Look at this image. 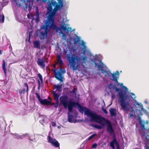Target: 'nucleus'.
I'll use <instances>...</instances> for the list:
<instances>
[{
  "label": "nucleus",
  "instance_id": "1",
  "mask_svg": "<svg viewBox=\"0 0 149 149\" xmlns=\"http://www.w3.org/2000/svg\"><path fill=\"white\" fill-rule=\"evenodd\" d=\"M58 3L55 1L51 0L48 4L47 10L49 13L46 20L44 21V25H41V29H45L44 31L41 32L39 37L40 39H44L47 36V31L51 29L56 30V25L54 23V17L58 11H60L63 6V0H57Z\"/></svg>",
  "mask_w": 149,
  "mask_h": 149
},
{
  "label": "nucleus",
  "instance_id": "2",
  "mask_svg": "<svg viewBox=\"0 0 149 149\" xmlns=\"http://www.w3.org/2000/svg\"><path fill=\"white\" fill-rule=\"evenodd\" d=\"M68 105V110L69 112L72 113L73 107H77L80 112L83 113L84 112V114L90 117L92 121L102 125H104V124L102 123L103 120L105 121L107 125V132L110 134H112L114 133V130L113 128L112 124L109 120L98 115L94 111H92L89 109L81 106L78 102H75L70 101Z\"/></svg>",
  "mask_w": 149,
  "mask_h": 149
},
{
  "label": "nucleus",
  "instance_id": "3",
  "mask_svg": "<svg viewBox=\"0 0 149 149\" xmlns=\"http://www.w3.org/2000/svg\"><path fill=\"white\" fill-rule=\"evenodd\" d=\"M66 57L68 59L70 68H72L73 70H75L79 65L86 62L87 57L84 56L81 58V57L78 56L67 54Z\"/></svg>",
  "mask_w": 149,
  "mask_h": 149
},
{
  "label": "nucleus",
  "instance_id": "4",
  "mask_svg": "<svg viewBox=\"0 0 149 149\" xmlns=\"http://www.w3.org/2000/svg\"><path fill=\"white\" fill-rule=\"evenodd\" d=\"M95 67H97L98 69L101 70V72L105 77H110L111 74L112 76V81H114L116 83H118V78L116 77L117 74L116 73H113L112 74L109 71L107 70V67L103 64L101 61H99V64L95 63Z\"/></svg>",
  "mask_w": 149,
  "mask_h": 149
},
{
  "label": "nucleus",
  "instance_id": "5",
  "mask_svg": "<svg viewBox=\"0 0 149 149\" xmlns=\"http://www.w3.org/2000/svg\"><path fill=\"white\" fill-rule=\"evenodd\" d=\"M119 95L120 105L122 109L124 111H128L130 107V102L126 101V98L124 97V95L122 92H119Z\"/></svg>",
  "mask_w": 149,
  "mask_h": 149
},
{
  "label": "nucleus",
  "instance_id": "6",
  "mask_svg": "<svg viewBox=\"0 0 149 149\" xmlns=\"http://www.w3.org/2000/svg\"><path fill=\"white\" fill-rule=\"evenodd\" d=\"M54 72L55 78L58 80L61 81H62L63 78L62 74L65 73V70L62 69V68H61L57 72H56L55 70H54Z\"/></svg>",
  "mask_w": 149,
  "mask_h": 149
},
{
  "label": "nucleus",
  "instance_id": "7",
  "mask_svg": "<svg viewBox=\"0 0 149 149\" xmlns=\"http://www.w3.org/2000/svg\"><path fill=\"white\" fill-rule=\"evenodd\" d=\"M68 97L66 95H64L61 96L60 98V104H62L65 108L68 106V104L70 101L73 102L72 101V99L69 100L68 103Z\"/></svg>",
  "mask_w": 149,
  "mask_h": 149
},
{
  "label": "nucleus",
  "instance_id": "8",
  "mask_svg": "<svg viewBox=\"0 0 149 149\" xmlns=\"http://www.w3.org/2000/svg\"><path fill=\"white\" fill-rule=\"evenodd\" d=\"M114 134L113 136V139L111 141L110 143V145L111 147L113 149L115 148V146L114 144L116 145L117 149H120L119 144L118 142L117 141L116 139V136L114 132L112 134Z\"/></svg>",
  "mask_w": 149,
  "mask_h": 149
},
{
  "label": "nucleus",
  "instance_id": "9",
  "mask_svg": "<svg viewBox=\"0 0 149 149\" xmlns=\"http://www.w3.org/2000/svg\"><path fill=\"white\" fill-rule=\"evenodd\" d=\"M47 139L48 142L51 143L52 146L55 148H59L60 143L55 139L52 138L50 135L48 136Z\"/></svg>",
  "mask_w": 149,
  "mask_h": 149
},
{
  "label": "nucleus",
  "instance_id": "10",
  "mask_svg": "<svg viewBox=\"0 0 149 149\" xmlns=\"http://www.w3.org/2000/svg\"><path fill=\"white\" fill-rule=\"evenodd\" d=\"M56 31L57 32H60L62 31V29L65 32H68L70 31V30H68V28L66 26V25L65 23L61 25L60 28H58L56 26Z\"/></svg>",
  "mask_w": 149,
  "mask_h": 149
},
{
  "label": "nucleus",
  "instance_id": "11",
  "mask_svg": "<svg viewBox=\"0 0 149 149\" xmlns=\"http://www.w3.org/2000/svg\"><path fill=\"white\" fill-rule=\"evenodd\" d=\"M53 95L54 96V99L56 101V104L55 105V108H57L58 106V104L59 103L58 98L59 97V95L57 93L56 91H53Z\"/></svg>",
  "mask_w": 149,
  "mask_h": 149
},
{
  "label": "nucleus",
  "instance_id": "12",
  "mask_svg": "<svg viewBox=\"0 0 149 149\" xmlns=\"http://www.w3.org/2000/svg\"><path fill=\"white\" fill-rule=\"evenodd\" d=\"M45 61L44 59H41L40 58H38V61L37 63L38 65L42 67L43 69L45 68Z\"/></svg>",
  "mask_w": 149,
  "mask_h": 149
},
{
  "label": "nucleus",
  "instance_id": "13",
  "mask_svg": "<svg viewBox=\"0 0 149 149\" xmlns=\"http://www.w3.org/2000/svg\"><path fill=\"white\" fill-rule=\"evenodd\" d=\"M57 62L58 64L59 63L60 66L61 67L62 66L63 64V61L61 58V54H58L57 55Z\"/></svg>",
  "mask_w": 149,
  "mask_h": 149
},
{
  "label": "nucleus",
  "instance_id": "14",
  "mask_svg": "<svg viewBox=\"0 0 149 149\" xmlns=\"http://www.w3.org/2000/svg\"><path fill=\"white\" fill-rule=\"evenodd\" d=\"M40 102L42 105H46L47 106H48L49 103H50L49 101L46 99H45L43 100L42 99Z\"/></svg>",
  "mask_w": 149,
  "mask_h": 149
},
{
  "label": "nucleus",
  "instance_id": "15",
  "mask_svg": "<svg viewBox=\"0 0 149 149\" xmlns=\"http://www.w3.org/2000/svg\"><path fill=\"white\" fill-rule=\"evenodd\" d=\"M109 112L111 116H116V109L111 108L109 110Z\"/></svg>",
  "mask_w": 149,
  "mask_h": 149
},
{
  "label": "nucleus",
  "instance_id": "16",
  "mask_svg": "<svg viewBox=\"0 0 149 149\" xmlns=\"http://www.w3.org/2000/svg\"><path fill=\"white\" fill-rule=\"evenodd\" d=\"M33 44L34 47L38 49L40 48V42L39 40L34 41L33 42Z\"/></svg>",
  "mask_w": 149,
  "mask_h": 149
},
{
  "label": "nucleus",
  "instance_id": "17",
  "mask_svg": "<svg viewBox=\"0 0 149 149\" xmlns=\"http://www.w3.org/2000/svg\"><path fill=\"white\" fill-rule=\"evenodd\" d=\"M24 86L26 88V90L25 89H23L21 90V91H19V93L20 94L24 93L26 91V92H28V90H29L28 86L27 83H24Z\"/></svg>",
  "mask_w": 149,
  "mask_h": 149
},
{
  "label": "nucleus",
  "instance_id": "18",
  "mask_svg": "<svg viewBox=\"0 0 149 149\" xmlns=\"http://www.w3.org/2000/svg\"><path fill=\"white\" fill-rule=\"evenodd\" d=\"M2 68L3 70L4 71L5 75L6 76V62L4 60H3V64L2 65Z\"/></svg>",
  "mask_w": 149,
  "mask_h": 149
},
{
  "label": "nucleus",
  "instance_id": "19",
  "mask_svg": "<svg viewBox=\"0 0 149 149\" xmlns=\"http://www.w3.org/2000/svg\"><path fill=\"white\" fill-rule=\"evenodd\" d=\"M54 86L55 88L57 89V90L58 92H60L61 91V88H62L61 85L54 84Z\"/></svg>",
  "mask_w": 149,
  "mask_h": 149
},
{
  "label": "nucleus",
  "instance_id": "20",
  "mask_svg": "<svg viewBox=\"0 0 149 149\" xmlns=\"http://www.w3.org/2000/svg\"><path fill=\"white\" fill-rule=\"evenodd\" d=\"M24 4L26 8L30 7L31 5V2L28 0H25L24 1Z\"/></svg>",
  "mask_w": 149,
  "mask_h": 149
},
{
  "label": "nucleus",
  "instance_id": "21",
  "mask_svg": "<svg viewBox=\"0 0 149 149\" xmlns=\"http://www.w3.org/2000/svg\"><path fill=\"white\" fill-rule=\"evenodd\" d=\"M4 16L3 15L0 14V23H3L4 21Z\"/></svg>",
  "mask_w": 149,
  "mask_h": 149
},
{
  "label": "nucleus",
  "instance_id": "22",
  "mask_svg": "<svg viewBox=\"0 0 149 149\" xmlns=\"http://www.w3.org/2000/svg\"><path fill=\"white\" fill-rule=\"evenodd\" d=\"M73 116L72 115H70L69 114H68V121L70 123L72 122V119L73 118Z\"/></svg>",
  "mask_w": 149,
  "mask_h": 149
},
{
  "label": "nucleus",
  "instance_id": "23",
  "mask_svg": "<svg viewBox=\"0 0 149 149\" xmlns=\"http://www.w3.org/2000/svg\"><path fill=\"white\" fill-rule=\"evenodd\" d=\"M59 34H62V37L63 39L66 40V35L63 32H62V31H61L60 32H59Z\"/></svg>",
  "mask_w": 149,
  "mask_h": 149
},
{
  "label": "nucleus",
  "instance_id": "24",
  "mask_svg": "<svg viewBox=\"0 0 149 149\" xmlns=\"http://www.w3.org/2000/svg\"><path fill=\"white\" fill-rule=\"evenodd\" d=\"M77 38H74L73 39V40H74V44L77 43L79 41V40H80L79 38L77 36Z\"/></svg>",
  "mask_w": 149,
  "mask_h": 149
},
{
  "label": "nucleus",
  "instance_id": "25",
  "mask_svg": "<svg viewBox=\"0 0 149 149\" xmlns=\"http://www.w3.org/2000/svg\"><path fill=\"white\" fill-rule=\"evenodd\" d=\"M93 126L95 128L98 129H101L103 127L102 126L99 125H94Z\"/></svg>",
  "mask_w": 149,
  "mask_h": 149
},
{
  "label": "nucleus",
  "instance_id": "26",
  "mask_svg": "<svg viewBox=\"0 0 149 149\" xmlns=\"http://www.w3.org/2000/svg\"><path fill=\"white\" fill-rule=\"evenodd\" d=\"M135 113V111L134 110H132L130 113V116L131 118L132 117L134 116Z\"/></svg>",
  "mask_w": 149,
  "mask_h": 149
},
{
  "label": "nucleus",
  "instance_id": "27",
  "mask_svg": "<svg viewBox=\"0 0 149 149\" xmlns=\"http://www.w3.org/2000/svg\"><path fill=\"white\" fill-rule=\"evenodd\" d=\"M35 94L36 95V97L38 99V100L39 101V102H40V101L42 99L40 97V95H39V94L38 93H35Z\"/></svg>",
  "mask_w": 149,
  "mask_h": 149
},
{
  "label": "nucleus",
  "instance_id": "28",
  "mask_svg": "<svg viewBox=\"0 0 149 149\" xmlns=\"http://www.w3.org/2000/svg\"><path fill=\"white\" fill-rule=\"evenodd\" d=\"M96 135L97 134L96 133L94 134H92V135L90 136L89 137H88V140H90L94 137L96 136Z\"/></svg>",
  "mask_w": 149,
  "mask_h": 149
},
{
  "label": "nucleus",
  "instance_id": "29",
  "mask_svg": "<svg viewBox=\"0 0 149 149\" xmlns=\"http://www.w3.org/2000/svg\"><path fill=\"white\" fill-rule=\"evenodd\" d=\"M37 75L39 79L42 82H43V79L40 73H39Z\"/></svg>",
  "mask_w": 149,
  "mask_h": 149
},
{
  "label": "nucleus",
  "instance_id": "30",
  "mask_svg": "<svg viewBox=\"0 0 149 149\" xmlns=\"http://www.w3.org/2000/svg\"><path fill=\"white\" fill-rule=\"evenodd\" d=\"M77 89L75 88H74L70 92L71 93H74L75 95H76V91H77Z\"/></svg>",
  "mask_w": 149,
  "mask_h": 149
},
{
  "label": "nucleus",
  "instance_id": "31",
  "mask_svg": "<svg viewBox=\"0 0 149 149\" xmlns=\"http://www.w3.org/2000/svg\"><path fill=\"white\" fill-rule=\"evenodd\" d=\"M39 121L40 123L43 125H44V124L45 123V120L44 118H43L42 120H40Z\"/></svg>",
  "mask_w": 149,
  "mask_h": 149
},
{
  "label": "nucleus",
  "instance_id": "32",
  "mask_svg": "<svg viewBox=\"0 0 149 149\" xmlns=\"http://www.w3.org/2000/svg\"><path fill=\"white\" fill-rule=\"evenodd\" d=\"M113 88L115 90L116 92H118L120 91L119 89L115 86L113 87Z\"/></svg>",
  "mask_w": 149,
  "mask_h": 149
},
{
  "label": "nucleus",
  "instance_id": "33",
  "mask_svg": "<svg viewBox=\"0 0 149 149\" xmlns=\"http://www.w3.org/2000/svg\"><path fill=\"white\" fill-rule=\"evenodd\" d=\"M141 127L142 130H145V125L144 124H142L141 125Z\"/></svg>",
  "mask_w": 149,
  "mask_h": 149
},
{
  "label": "nucleus",
  "instance_id": "34",
  "mask_svg": "<svg viewBox=\"0 0 149 149\" xmlns=\"http://www.w3.org/2000/svg\"><path fill=\"white\" fill-rule=\"evenodd\" d=\"M97 144L96 143H95L92 145V148H96L97 147Z\"/></svg>",
  "mask_w": 149,
  "mask_h": 149
},
{
  "label": "nucleus",
  "instance_id": "35",
  "mask_svg": "<svg viewBox=\"0 0 149 149\" xmlns=\"http://www.w3.org/2000/svg\"><path fill=\"white\" fill-rule=\"evenodd\" d=\"M50 103H49V104L48 106L52 105H55V104H56L54 102H51L50 101H49Z\"/></svg>",
  "mask_w": 149,
  "mask_h": 149
},
{
  "label": "nucleus",
  "instance_id": "36",
  "mask_svg": "<svg viewBox=\"0 0 149 149\" xmlns=\"http://www.w3.org/2000/svg\"><path fill=\"white\" fill-rule=\"evenodd\" d=\"M111 98L113 99H114L115 98V95L113 94V93H112L111 94Z\"/></svg>",
  "mask_w": 149,
  "mask_h": 149
},
{
  "label": "nucleus",
  "instance_id": "37",
  "mask_svg": "<svg viewBox=\"0 0 149 149\" xmlns=\"http://www.w3.org/2000/svg\"><path fill=\"white\" fill-rule=\"evenodd\" d=\"M52 125L53 127H55L56 126V123L55 122H53L52 123Z\"/></svg>",
  "mask_w": 149,
  "mask_h": 149
},
{
  "label": "nucleus",
  "instance_id": "38",
  "mask_svg": "<svg viewBox=\"0 0 149 149\" xmlns=\"http://www.w3.org/2000/svg\"><path fill=\"white\" fill-rule=\"evenodd\" d=\"M103 111L106 114H107L108 113V112L105 109H103Z\"/></svg>",
  "mask_w": 149,
  "mask_h": 149
},
{
  "label": "nucleus",
  "instance_id": "39",
  "mask_svg": "<svg viewBox=\"0 0 149 149\" xmlns=\"http://www.w3.org/2000/svg\"><path fill=\"white\" fill-rule=\"evenodd\" d=\"M81 45H82L83 46H84L85 47H86L85 43L83 41H82Z\"/></svg>",
  "mask_w": 149,
  "mask_h": 149
},
{
  "label": "nucleus",
  "instance_id": "40",
  "mask_svg": "<svg viewBox=\"0 0 149 149\" xmlns=\"http://www.w3.org/2000/svg\"><path fill=\"white\" fill-rule=\"evenodd\" d=\"M42 1L44 3L46 2L47 1H48V2H50V0H42Z\"/></svg>",
  "mask_w": 149,
  "mask_h": 149
},
{
  "label": "nucleus",
  "instance_id": "41",
  "mask_svg": "<svg viewBox=\"0 0 149 149\" xmlns=\"http://www.w3.org/2000/svg\"><path fill=\"white\" fill-rule=\"evenodd\" d=\"M58 64V63L56 62L55 63V64L53 65V67L54 68L56 69V65Z\"/></svg>",
  "mask_w": 149,
  "mask_h": 149
},
{
  "label": "nucleus",
  "instance_id": "42",
  "mask_svg": "<svg viewBox=\"0 0 149 149\" xmlns=\"http://www.w3.org/2000/svg\"><path fill=\"white\" fill-rule=\"evenodd\" d=\"M113 84L112 83H110V84H109V87L111 86L113 88V87L114 86H113Z\"/></svg>",
  "mask_w": 149,
  "mask_h": 149
},
{
  "label": "nucleus",
  "instance_id": "43",
  "mask_svg": "<svg viewBox=\"0 0 149 149\" xmlns=\"http://www.w3.org/2000/svg\"><path fill=\"white\" fill-rule=\"evenodd\" d=\"M120 85L121 86H123V88H125V89H127V87L126 86H123V83H121Z\"/></svg>",
  "mask_w": 149,
  "mask_h": 149
},
{
  "label": "nucleus",
  "instance_id": "44",
  "mask_svg": "<svg viewBox=\"0 0 149 149\" xmlns=\"http://www.w3.org/2000/svg\"><path fill=\"white\" fill-rule=\"evenodd\" d=\"M119 86V83L118 82V84H116L115 85V86L117 87H118Z\"/></svg>",
  "mask_w": 149,
  "mask_h": 149
},
{
  "label": "nucleus",
  "instance_id": "45",
  "mask_svg": "<svg viewBox=\"0 0 149 149\" xmlns=\"http://www.w3.org/2000/svg\"><path fill=\"white\" fill-rule=\"evenodd\" d=\"M38 82L39 84L38 88H39L40 86V83L39 80H38Z\"/></svg>",
  "mask_w": 149,
  "mask_h": 149
},
{
  "label": "nucleus",
  "instance_id": "46",
  "mask_svg": "<svg viewBox=\"0 0 149 149\" xmlns=\"http://www.w3.org/2000/svg\"><path fill=\"white\" fill-rule=\"evenodd\" d=\"M68 30H70V31H71L72 29L71 28V27H68Z\"/></svg>",
  "mask_w": 149,
  "mask_h": 149
},
{
  "label": "nucleus",
  "instance_id": "47",
  "mask_svg": "<svg viewBox=\"0 0 149 149\" xmlns=\"http://www.w3.org/2000/svg\"><path fill=\"white\" fill-rule=\"evenodd\" d=\"M131 95H133V96H135V94L134 93H131Z\"/></svg>",
  "mask_w": 149,
  "mask_h": 149
},
{
  "label": "nucleus",
  "instance_id": "48",
  "mask_svg": "<svg viewBox=\"0 0 149 149\" xmlns=\"http://www.w3.org/2000/svg\"><path fill=\"white\" fill-rule=\"evenodd\" d=\"M2 50H0V55H1L2 54Z\"/></svg>",
  "mask_w": 149,
  "mask_h": 149
},
{
  "label": "nucleus",
  "instance_id": "49",
  "mask_svg": "<svg viewBox=\"0 0 149 149\" xmlns=\"http://www.w3.org/2000/svg\"><path fill=\"white\" fill-rule=\"evenodd\" d=\"M30 36H29V39H28V41H29H29H30Z\"/></svg>",
  "mask_w": 149,
  "mask_h": 149
},
{
  "label": "nucleus",
  "instance_id": "50",
  "mask_svg": "<svg viewBox=\"0 0 149 149\" xmlns=\"http://www.w3.org/2000/svg\"><path fill=\"white\" fill-rule=\"evenodd\" d=\"M48 99L50 100H51V98H50V97H48Z\"/></svg>",
  "mask_w": 149,
  "mask_h": 149
},
{
  "label": "nucleus",
  "instance_id": "51",
  "mask_svg": "<svg viewBox=\"0 0 149 149\" xmlns=\"http://www.w3.org/2000/svg\"><path fill=\"white\" fill-rule=\"evenodd\" d=\"M145 102L146 103L148 104V102L147 101H145Z\"/></svg>",
  "mask_w": 149,
  "mask_h": 149
},
{
  "label": "nucleus",
  "instance_id": "52",
  "mask_svg": "<svg viewBox=\"0 0 149 149\" xmlns=\"http://www.w3.org/2000/svg\"><path fill=\"white\" fill-rule=\"evenodd\" d=\"M116 72L118 74H119V72L118 71H117Z\"/></svg>",
  "mask_w": 149,
  "mask_h": 149
},
{
  "label": "nucleus",
  "instance_id": "53",
  "mask_svg": "<svg viewBox=\"0 0 149 149\" xmlns=\"http://www.w3.org/2000/svg\"><path fill=\"white\" fill-rule=\"evenodd\" d=\"M27 17H28V18H29V15H28H28Z\"/></svg>",
  "mask_w": 149,
  "mask_h": 149
},
{
  "label": "nucleus",
  "instance_id": "54",
  "mask_svg": "<svg viewBox=\"0 0 149 149\" xmlns=\"http://www.w3.org/2000/svg\"><path fill=\"white\" fill-rule=\"evenodd\" d=\"M15 2L16 3V1H15Z\"/></svg>",
  "mask_w": 149,
  "mask_h": 149
}]
</instances>
